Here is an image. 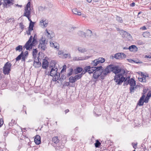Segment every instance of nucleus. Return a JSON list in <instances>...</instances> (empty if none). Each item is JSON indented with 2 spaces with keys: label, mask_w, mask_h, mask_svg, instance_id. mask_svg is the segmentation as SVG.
Instances as JSON below:
<instances>
[{
  "label": "nucleus",
  "mask_w": 151,
  "mask_h": 151,
  "mask_svg": "<svg viewBox=\"0 0 151 151\" xmlns=\"http://www.w3.org/2000/svg\"><path fill=\"white\" fill-rule=\"evenodd\" d=\"M129 77H127L125 78L124 76L122 73H119L115 75L114 76V81L117 83V84L118 85H121L122 82H124V85H127L129 84V79L127 80V78H129Z\"/></svg>",
  "instance_id": "1"
},
{
  "label": "nucleus",
  "mask_w": 151,
  "mask_h": 151,
  "mask_svg": "<svg viewBox=\"0 0 151 151\" xmlns=\"http://www.w3.org/2000/svg\"><path fill=\"white\" fill-rule=\"evenodd\" d=\"M55 66H52L49 73V75L53 77L52 80L54 81L58 80L60 77V73L57 72L58 69L55 67Z\"/></svg>",
  "instance_id": "2"
},
{
  "label": "nucleus",
  "mask_w": 151,
  "mask_h": 151,
  "mask_svg": "<svg viewBox=\"0 0 151 151\" xmlns=\"http://www.w3.org/2000/svg\"><path fill=\"white\" fill-rule=\"evenodd\" d=\"M110 69L111 71L113 73H115L116 75L117 74L122 73L123 74L125 73V71L122 69L118 66L114 65H110Z\"/></svg>",
  "instance_id": "3"
},
{
  "label": "nucleus",
  "mask_w": 151,
  "mask_h": 151,
  "mask_svg": "<svg viewBox=\"0 0 151 151\" xmlns=\"http://www.w3.org/2000/svg\"><path fill=\"white\" fill-rule=\"evenodd\" d=\"M110 65L108 66L106 68L103 70L102 68L101 69V79H104V77L106 76L111 71L110 69Z\"/></svg>",
  "instance_id": "4"
},
{
  "label": "nucleus",
  "mask_w": 151,
  "mask_h": 151,
  "mask_svg": "<svg viewBox=\"0 0 151 151\" xmlns=\"http://www.w3.org/2000/svg\"><path fill=\"white\" fill-rule=\"evenodd\" d=\"M105 59L103 58H99L98 59H95L92 61L90 63V66L93 67H95L98 65L104 62Z\"/></svg>",
  "instance_id": "5"
},
{
  "label": "nucleus",
  "mask_w": 151,
  "mask_h": 151,
  "mask_svg": "<svg viewBox=\"0 0 151 151\" xmlns=\"http://www.w3.org/2000/svg\"><path fill=\"white\" fill-rule=\"evenodd\" d=\"M12 64L9 62L6 63L3 67L4 73L5 74H8L11 70Z\"/></svg>",
  "instance_id": "6"
},
{
  "label": "nucleus",
  "mask_w": 151,
  "mask_h": 151,
  "mask_svg": "<svg viewBox=\"0 0 151 151\" xmlns=\"http://www.w3.org/2000/svg\"><path fill=\"white\" fill-rule=\"evenodd\" d=\"M103 68L102 66H100L97 67V69L93 74V77L95 79H97L101 75V69Z\"/></svg>",
  "instance_id": "7"
},
{
  "label": "nucleus",
  "mask_w": 151,
  "mask_h": 151,
  "mask_svg": "<svg viewBox=\"0 0 151 151\" xmlns=\"http://www.w3.org/2000/svg\"><path fill=\"white\" fill-rule=\"evenodd\" d=\"M46 44L47 43H45V40H43L42 38L40 40V44L38 47L41 49L42 51H44L47 49Z\"/></svg>",
  "instance_id": "8"
},
{
  "label": "nucleus",
  "mask_w": 151,
  "mask_h": 151,
  "mask_svg": "<svg viewBox=\"0 0 151 151\" xmlns=\"http://www.w3.org/2000/svg\"><path fill=\"white\" fill-rule=\"evenodd\" d=\"M129 84L130 85V87L129 88L130 91V93H132V92H134V89L136 88L135 81L133 78H132L129 79Z\"/></svg>",
  "instance_id": "9"
},
{
  "label": "nucleus",
  "mask_w": 151,
  "mask_h": 151,
  "mask_svg": "<svg viewBox=\"0 0 151 151\" xmlns=\"http://www.w3.org/2000/svg\"><path fill=\"white\" fill-rule=\"evenodd\" d=\"M114 57L116 59L122 60L126 58V55L123 53L119 52L115 54Z\"/></svg>",
  "instance_id": "10"
},
{
  "label": "nucleus",
  "mask_w": 151,
  "mask_h": 151,
  "mask_svg": "<svg viewBox=\"0 0 151 151\" xmlns=\"http://www.w3.org/2000/svg\"><path fill=\"white\" fill-rule=\"evenodd\" d=\"M90 57L86 56L82 57H74L73 58V61L83 60L87 59Z\"/></svg>",
  "instance_id": "11"
},
{
  "label": "nucleus",
  "mask_w": 151,
  "mask_h": 151,
  "mask_svg": "<svg viewBox=\"0 0 151 151\" xmlns=\"http://www.w3.org/2000/svg\"><path fill=\"white\" fill-rule=\"evenodd\" d=\"M33 46L32 45H31V42L28 41L23 46V48H26L27 50H29L32 49Z\"/></svg>",
  "instance_id": "12"
},
{
  "label": "nucleus",
  "mask_w": 151,
  "mask_h": 151,
  "mask_svg": "<svg viewBox=\"0 0 151 151\" xmlns=\"http://www.w3.org/2000/svg\"><path fill=\"white\" fill-rule=\"evenodd\" d=\"M145 95H143L142 96L140 97L139 100L137 104L139 106H142L143 105L144 103L145 102Z\"/></svg>",
  "instance_id": "13"
},
{
  "label": "nucleus",
  "mask_w": 151,
  "mask_h": 151,
  "mask_svg": "<svg viewBox=\"0 0 151 151\" xmlns=\"http://www.w3.org/2000/svg\"><path fill=\"white\" fill-rule=\"evenodd\" d=\"M55 147H56V151H60V149H62L64 148V145H62L61 143L58 142L56 145H55Z\"/></svg>",
  "instance_id": "14"
},
{
  "label": "nucleus",
  "mask_w": 151,
  "mask_h": 151,
  "mask_svg": "<svg viewBox=\"0 0 151 151\" xmlns=\"http://www.w3.org/2000/svg\"><path fill=\"white\" fill-rule=\"evenodd\" d=\"M31 9H27V8H25L24 10V12L23 14V16H25L26 17H29L31 16Z\"/></svg>",
  "instance_id": "15"
},
{
  "label": "nucleus",
  "mask_w": 151,
  "mask_h": 151,
  "mask_svg": "<svg viewBox=\"0 0 151 151\" xmlns=\"http://www.w3.org/2000/svg\"><path fill=\"white\" fill-rule=\"evenodd\" d=\"M50 45L51 47H54L57 49H58L59 48V45L56 42L53 43L52 42H50Z\"/></svg>",
  "instance_id": "16"
},
{
  "label": "nucleus",
  "mask_w": 151,
  "mask_h": 151,
  "mask_svg": "<svg viewBox=\"0 0 151 151\" xmlns=\"http://www.w3.org/2000/svg\"><path fill=\"white\" fill-rule=\"evenodd\" d=\"M40 137L38 135H36L34 139V141L35 143L37 145H39L41 142Z\"/></svg>",
  "instance_id": "17"
},
{
  "label": "nucleus",
  "mask_w": 151,
  "mask_h": 151,
  "mask_svg": "<svg viewBox=\"0 0 151 151\" xmlns=\"http://www.w3.org/2000/svg\"><path fill=\"white\" fill-rule=\"evenodd\" d=\"M122 31L123 37H126L129 39H131L132 38L131 36L129 33L123 30H122Z\"/></svg>",
  "instance_id": "18"
},
{
  "label": "nucleus",
  "mask_w": 151,
  "mask_h": 151,
  "mask_svg": "<svg viewBox=\"0 0 151 151\" xmlns=\"http://www.w3.org/2000/svg\"><path fill=\"white\" fill-rule=\"evenodd\" d=\"M128 49L130 51L133 52L137 51L138 50L137 47L134 45H132L130 46L128 48Z\"/></svg>",
  "instance_id": "19"
},
{
  "label": "nucleus",
  "mask_w": 151,
  "mask_h": 151,
  "mask_svg": "<svg viewBox=\"0 0 151 151\" xmlns=\"http://www.w3.org/2000/svg\"><path fill=\"white\" fill-rule=\"evenodd\" d=\"M88 66H90V68L88 69V72L89 73L91 74L93 73L94 71H95L97 69V67H93L90 65Z\"/></svg>",
  "instance_id": "20"
},
{
  "label": "nucleus",
  "mask_w": 151,
  "mask_h": 151,
  "mask_svg": "<svg viewBox=\"0 0 151 151\" xmlns=\"http://www.w3.org/2000/svg\"><path fill=\"white\" fill-rule=\"evenodd\" d=\"M33 65L36 68H39L41 65V63L39 62V59L37 61H34Z\"/></svg>",
  "instance_id": "21"
},
{
  "label": "nucleus",
  "mask_w": 151,
  "mask_h": 151,
  "mask_svg": "<svg viewBox=\"0 0 151 151\" xmlns=\"http://www.w3.org/2000/svg\"><path fill=\"white\" fill-rule=\"evenodd\" d=\"M150 97H151V91H149V93L147 94L146 97L145 98L144 101L146 103H148Z\"/></svg>",
  "instance_id": "22"
},
{
  "label": "nucleus",
  "mask_w": 151,
  "mask_h": 151,
  "mask_svg": "<svg viewBox=\"0 0 151 151\" xmlns=\"http://www.w3.org/2000/svg\"><path fill=\"white\" fill-rule=\"evenodd\" d=\"M52 141L54 143V145H55L57 143L59 142V140L58 139V137L57 136L54 137L52 138Z\"/></svg>",
  "instance_id": "23"
},
{
  "label": "nucleus",
  "mask_w": 151,
  "mask_h": 151,
  "mask_svg": "<svg viewBox=\"0 0 151 151\" xmlns=\"http://www.w3.org/2000/svg\"><path fill=\"white\" fill-rule=\"evenodd\" d=\"M48 63L46 60H44L42 63V67L43 68L46 69L48 67Z\"/></svg>",
  "instance_id": "24"
},
{
  "label": "nucleus",
  "mask_w": 151,
  "mask_h": 151,
  "mask_svg": "<svg viewBox=\"0 0 151 151\" xmlns=\"http://www.w3.org/2000/svg\"><path fill=\"white\" fill-rule=\"evenodd\" d=\"M90 68V66H86L84 67L83 70L82 71V73L80 74H81V77L82 75L85 74L86 73L88 72V69Z\"/></svg>",
  "instance_id": "25"
},
{
  "label": "nucleus",
  "mask_w": 151,
  "mask_h": 151,
  "mask_svg": "<svg viewBox=\"0 0 151 151\" xmlns=\"http://www.w3.org/2000/svg\"><path fill=\"white\" fill-rule=\"evenodd\" d=\"M85 33L86 35L88 37H91L92 35V31L89 29L87 30Z\"/></svg>",
  "instance_id": "26"
},
{
  "label": "nucleus",
  "mask_w": 151,
  "mask_h": 151,
  "mask_svg": "<svg viewBox=\"0 0 151 151\" xmlns=\"http://www.w3.org/2000/svg\"><path fill=\"white\" fill-rule=\"evenodd\" d=\"M15 49L16 51H18L19 52H21L22 50V46L21 45H18L16 47Z\"/></svg>",
  "instance_id": "27"
},
{
  "label": "nucleus",
  "mask_w": 151,
  "mask_h": 151,
  "mask_svg": "<svg viewBox=\"0 0 151 151\" xmlns=\"http://www.w3.org/2000/svg\"><path fill=\"white\" fill-rule=\"evenodd\" d=\"M73 68H70L68 70L69 73L67 74L66 75V76L67 77H68L71 76L73 73Z\"/></svg>",
  "instance_id": "28"
},
{
  "label": "nucleus",
  "mask_w": 151,
  "mask_h": 151,
  "mask_svg": "<svg viewBox=\"0 0 151 151\" xmlns=\"http://www.w3.org/2000/svg\"><path fill=\"white\" fill-rule=\"evenodd\" d=\"M23 51H22L20 55H19L16 58V61L20 60L22 58L23 55Z\"/></svg>",
  "instance_id": "29"
},
{
  "label": "nucleus",
  "mask_w": 151,
  "mask_h": 151,
  "mask_svg": "<svg viewBox=\"0 0 151 151\" xmlns=\"http://www.w3.org/2000/svg\"><path fill=\"white\" fill-rule=\"evenodd\" d=\"M78 50L81 53H83L87 51V50L85 48H82V47H78Z\"/></svg>",
  "instance_id": "30"
},
{
  "label": "nucleus",
  "mask_w": 151,
  "mask_h": 151,
  "mask_svg": "<svg viewBox=\"0 0 151 151\" xmlns=\"http://www.w3.org/2000/svg\"><path fill=\"white\" fill-rule=\"evenodd\" d=\"M34 22L32 21L31 22V23L29 24L28 29L33 30V28L34 27Z\"/></svg>",
  "instance_id": "31"
},
{
  "label": "nucleus",
  "mask_w": 151,
  "mask_h": 151,
  "mask_svg": "<svg viewBox=\"0 0 151 151\" xmlns=\"http://www.w3.org/2000/svg\"><path fill=\"white\" fill-rule=\"evenodd\" d=\"M78 34L79 36H81L82 37H86V33L83 32L79 31L78 32Z\"/></svg>",
  "instance_id": "32"
},
{
  "label": "nucleus",
  "mask_w": 151,
  "mask_h": 151,
  "mask_svg": "<svg viewBox=\"0 0 151 151\" xmlns=\"http://www.w3.org/2000/svg\"><path fill=\"white\" fill-rule=\"evenodd\" d=\"M142 35L145 37H148L150 35V33L148 32H146L143 33Z\"/></svg>",
  "instance_id": "33"
},
{
  "label": "nucleus",
  "mask_w": 151,
  "mask_h": 151,
  "mask_svg": "<svg viewBox=\"0 0 151 151\" xmlns=\"http://www.w3.org/2000/svg\"><path fill=\"white\" fill-rule=\"evenodd\" d=\"M74 77H73L72 76L70 77L69 78V82L70 83H74L76 81L74 79Z\"/></svg>",
  "instance_id": "34"
},
{
  "label": "nucleus",
  "mask_w": 151,
  "mask_h": 151,
  "mask_svg": "<svg viewBox=\"0 0 151 151\" xmlns=\"http://www.w3.org/2000/svg\"><path fill=\"white\" fill-rule=\"evenodd\" d=\"M101 144L100 142L98 140H97L95 143V147H99Z\"/></svg>",
  "instance_id": "35"
},
{
  "label": "nucleus",
  "mask_w": 151,
  "mask_h": 151,
  "mask_svg": "<svg viewBox=\"0 0 151 151\" xmlns=\"http://www.w3.org/2000/svg\"><path fill=\"white\" fill-rule=\"evenodd\" d=\"M40 24L42 25H43L44 27H46L47 26V23L45 22V21H44L43 20L40 21Z\"/></svg>",
  "instance_id": "36"
},
{
  "label": "nucleus",
  "mask_w": 151,
  "mask_h": 151,
  "mask_svg": "<svg viewBox=\"0 0 151 151\" xmlns=\"http://www.w3.org/2000/svg\"><path fill=\"white\" fill-rule=\"evenodd\" d=\"M63 58H66L67 57H68L69 58H71L70 55V53H64L63 54Z\"/></svg>",
  "instance_id": "37"
},
{
  "label": "nucleus",
  "mask_w": 151,
  "mask_h": 151,
  "mask_svg": "<svg viewBox=\"0 0 151 151\" xmlns=\"http://www.w3.org/2000/svg\"><path fill=\"white\" fill-rule=\"evenodd\" d=\"M81 74H78L75 76L74 77L76 81L77 80L79 79L81 77Z\"/></svg>",
  "instance_id": "38"
},
{
  "label": "nucleus",
  "mask_w": 151,
  "mask_h": 151,
  "mask_svg": "<svg viewBox=\"0 0 151 151\" xmlns=\"http://www.w3.org/2000/svg\"><path fill=\"white\" fill-rule=\"evenodd\" d=\"M37 53V51L36 49H33V54L32 55L33 57L35 58L36 55Z\"/></svg>",
  "instance_id": "39"
},
{
  "label": "nucleus",
  "mask_w": 151,
  "mask_h": 151,
  "mask_svg": "<svg viewBox=\"0 0 151 151\" xmlns=\"http://www.w3.org/2000/svg\"><path fill=\"white\" fill-rule=\"evenodd\" d=\"M116 19L117 21H118L120 23H122L123 22V21L122 19V18L120 17L117 16L116 17Z\"/></svg>",
  "instance_id": "40"
},
{
  "label": "nucleus",
  "mask_w": 151,
  "mask_h": 151,
  "mask_svg": "<svg viewBox=\"0 0 151 151\" xmlns=\"http://www.w3.org/2000/svg\"><path fill=\"white\" fill-rule=\"evenodd\" d=\"M45 31L46 32V33L48 34V35H47L48 37L50 39L53 37L52 34L49 33L47 29Z\"/></svg>",
  "instance_id": "41"
},
{
  "label": "nucleus",
  "mask_w": 151,
  "mask_h": 151,
  "mask_svg": "<svg viewBox=\"0 0 151 151\" xmlns=\"http://www.w3.org/2000/svg\"><path fill=\"white\" fill-rule=\"evenodd\" d=\"M83 68L81 67H78L76 68V71L77 72L76 74L80 73L83 70Z\"/></svg>",
  "instance_id": "42"
},
{
  "label": "nucleus",
  "mask_w": 151,
  "mask_h": 151,
  "mask_svg": "<svg viewBox=\"0 0 151 151\" xmlns=\"http://www.w3.org/2000/svg\"><path fill=\"white\" fill-rule=\"evenodd\" d=\"M37 42L36 39H33L32 42H31V45H32L33 46H35Z\"/></svg>",
  "instance_id": "43"
},
{
  "label": "nucleus",
  "mask_w": 151,
  "mask_h": 151,
  "mask_svg": "<svg viewBox=\"0 0 151 151\" xmlns=\"http://www.w3.org/2000/svg\"><path fill=\"white\" fill-rule=\"evenodd\" d=\"M66 76H66L65 75H64L63 74L60 78L59 80L60 81H62L63 79H65L66 78Z\"/></svg>",
  "instance_id": "44"
},
{
  "label": "nucleus",
  "mask_w": 151,
  "mask_h": 151,
  "mask_svg": "<svg viewBox=\"0 0 151 151\" xmlns=\"http://www.w3.org/2000/svg\"><path fill=\"white\" fill-rule=\"evenodd\" d=\"M30 1H29L27 5H26V7L25 8H27V9H30Z\"/></svg>",
  "instance_id": "45"
},
{
  "label": "nucleus",
  "mask_w": 151,
  "mask_h": 151,
  "mask_svg": "<svg viewBox=\"0 0 151 151\" xmlns=\"http://www.w3.org/2000/svg\"><path fill=\"white\" fill-rule=\"evenodd\" d=\"M72 11L74 14H77L78 13V10L76 8L73 9Z\"/></svg>",
  "instance_id": "46"
},
{
  "label": "nucleus",
  "mask_w": 151,
  "mask_h": 151,
  "mask_svg": "<svg viewBox=\"0 0 151 151\" xmlns=\"http://www.w3.org/2000/svg\"><path fill=\"white\" fill-rule=\"evenodd\" d=\"M70 85L69 82H64L63 86H68Z\"/></svg>",
  "instance_id": "47"
},
{
  "label": "nucleus",
  "mask_w": 151,
  "mask_h": 151,
  "mask_svg": "<svg viewBox=\"0 0 151 151\" xmlns=\"http://www.w3.org/2000/svg\"><path fill=\"white\" fill-rule=\"evenodd\" d=\"M8 133H9L8 132H7V131L5 132H4L3 135H4V138L6 137L7 136Z\"/></svg>",
  "instance_id": "48"
},
{
  "label": "nucleus",
  "mask_w": 151,
  "mask_h": 151,
  "mask_svg": "<svg viewBox=\"0 0 151 151\" xmlns=\"http://www.w3.org/2000/svg\"><path fill=\"white\" fill-rule=\"evenodd\" d=\"M14 20H13V19H12L11 18L9 19H7L6 20V22H14Z\"/></svg>",
  "instance_id": "49"
},
{
  "label": "nucleus",
  "mask_w": 151,
  "mask_h": 151,
  "mask_svg": "<svg viewBox=\"0 0 151 151\" xmlns=\"http://www.w3.org/2000/svg\"><path fill=\"white\" fill-rule=\"evenodd\" d=\"M33 30L28 29V31H27L26 32L28 35H31V32Z\"/></svg>",
  "instance_id": "50"
},
{
  "label": "nucleus",
  "mask_w": 151,
  "mask_h": 151,
  "mask_svg": "<svg viewBox=\"0 0 151 151\" xmlns=\"http://www.w3.org/2000/svg\"><path fill=\"white\" fill-rule=\"evenodd\" d=\"M66 68V66L65 65H64L63 67V68L62 69L61 72L62 73L63 71L65 70Z\"/></svg>",
  "instance_id": "51"
},
{
  "label": "nucleus",
  "mask_w": 151,
  "mask_h": 151,
  "mask_svg": "<svg viewBox=\"0 0 151 151\" xmlns=\"http://www.w3.org/2000/svg\"><path fill=\"white\" fill-rule=\"evenodd\" d=\"M137 43L139 45H142L144 44V43L141 40H138L137 41Z\"/></svg>",
  "instance_id": "52"
},
{
  "label": "nucleus",
  "mask_w": 151,
  "mask_h": 151,
  "mask_svg": "<svg viewBox=\"0 0 151 151\" xmlns=\"http://www.w3.org/2000/svg\"><path fill=\"white\" fill-rule=\"evenodd\" d=\"M28 55V51H26L25 52L24 54H23V56L27 57Z\"/></svg>",
  "instance_id": "53"
},
{
  "label": "nucleus",
  "mask_w": 151,
  "mask_h": 151,
  "mask_svg": "<svg viewBox=\"0 0 151 151\" xmlns=\"http://www.w3.org/2000/svg\"><path fill=\"white\" fill-rule=\"evenodd\" d=\"M19 26H20V27L22 29H23L24 28V25H23L22 23H20L19 24Z\"/></svg>",
  "instance_id": "54"
},
{
  "label": "nucleus",
  "mask_w": 151,
  "mask_h": 151,
  "mask_svg": "<svg viewBox=\"0 0 151 151\" xmlns=\"http://www.w3.org/2000/svg\"><path fill=\"white\" fill-rule=\"evenodd\" d=\"M63 54V51L62 50H59L58 52V55H61V54Z\"/></svg>",
  "instance_id": "55"
},
{
  "label": "nucleus",
  "mask_w": 151,
  "mask_h": 151,
  "mask_svg": "<svg viewBox=\"0 0 151 151\" xmlns=\"http://www.w3.org/2000/svg\"><path fill=\"white\" fill-rule=\"evenodd\" d=\"M22 61L25 62V59L27 58V57L24 56L23 55L22 57Z\"/></svg>",
  "instance_id": "56"
},
{
  "label": "nucleus",
  "mask_w": 151,
  "mask_h": 151,
  "mask_svg": "<svg viewBox=\"0 0 151 151\" xmlns=\"http://www.w3.org/2000/svg\"><path fill=\"white\" fill-rule=\"evenodd\" d=\"M77 15H81L82 17H84V15L83 14H81V13L80 11H78V13H77Z\"/></svg>",
  "instance_id": "57"
},
{
  "label": "nucleus",
  "mask_w": 151,
  "mask_h": 151,
  "mask_svg": "<svg viewBox=\"0 0 151 151\" xmlns=\"http://www.w3.org/2000/svg\"><path fill=\"white\" fill-rule=\"evenodd\" d=\"M32 39L33 40V37H32V36H31L30 37H29V40H28V41H29L30 42H31L32 40Z\"/></svg>",
  "instance_id": "58"
},
{
  "label": "nucleus",
  "mask_w": 151,
  "mask_h": 151,
  "mask_svg": "<svg viewBox=\"0 0 151 151\" xmlns=\"http://www.w3.org/2000/svg\"><path fill=\"white\" fill-rule=\"evenodd\" d=\"M137 144H135V143H134V144L133 145V147L134 149H136L137 147Z\"/></svg>",
  "instance_id": "59"
},
{
  "label": "nucleus",
  "mask_w": 151,
  "mask_h": 151,
  "mask_svg": "<svg viewBox=\"0 0 151 151\" xmlns=\"http://www.w3.org/2000/svg\"><path fill=\"white\" fill-rule=\"evenodd\" d=\"M3 123V121L1 120V119L0 118V127L2 126Z\"/></svg>",
  "instance_id": "60"
},
{
  "label": "nucleus",
  "mask_w": 151,
  "mask_h": 151,
  "mask_svg": "<svg viewBox=\"0 0 151 151\" xmlns=\"http://www.w3.org/2000/svg\"><path fill=\"white\" fill-rule=\"evenodd\" d=\"M142 78L143 82H146V78L144 77H142Z\"/></svg>",
  "instance_id": "61"
},
{
  "label": "nucleus",
  "mask_w": 151,
  "mask_h": 151,
  "mask_svg": "<svg viewBox=\"0 0 151 151\" xmlns=\"http://www.w3.org/2000/svg\"><path fill=\"white\" fill-rule=\"evenodd\" d=\"M135 3L134 2H133L130 4V6H135Z\"/></svg>",
  "instance_id": "62"
},
{
  "label": "nucleus",
  "mask_w": 151,
  "mask_h": 151,
  "mask_svg": "<svg viewBox=\"0 0 151 151\" xmlns=\"http://www.w3.org/2000/svg\"><path fill=\"white\" fill-rule=\"evenodd\" d=\"M127 60H128V61L130 63H132L133 62H134V60L131 59H128Z\"/></svg>",
  "instance_id": "63"
},
{
  "label": "nucleus",
  "mask_w": 151,
  "mask_h": 151,
  "mask_svg": "<svg viewBox=\"0 0 151 151\" xmlns=\"http://www.w3.org/2000/svg\"><path fill=\"white\" fill-rule=\"evenodd\" d=\"M140 29H142L143 30H146L147 29L146 27L145 26H143V27H142V28H141Z\"/></svg>",
  "instance_id": "64"
}]
</instances>
